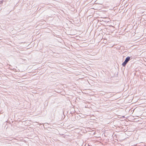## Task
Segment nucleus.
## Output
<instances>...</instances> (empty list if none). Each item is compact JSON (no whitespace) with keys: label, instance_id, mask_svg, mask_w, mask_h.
Segmentation results:
<instances>
[{"label":"nucleus","instance_id":"nucleus-2","mask_svg":"<svg viewBox=\"0 0 146 146\" xmlns=\"http://www.w3.org/2000/svg\"><path fill=\"white\" fill-rule=\"evenodd\" d=\"M65 46L66 47V48H65V47H63V48H66L68 50V51L71 50L70 48L68 46Z\"/></svg>","mask_w":146,"mask_h":146},{"label":"nucleus","instance_id":"nucleus-1","mask_svg":"<svg viewBox=\"0 0 146 146\" xmlns=\"http://www.w3.org/2000/svg\"><path fill=\"white\" fill-rule=\"evenodd\" d=\"M130 59V58L129 56H127L125 58V61L122 63V65L123 66H125L127 63Z\"/></svg>","mask_w":146,"mask_h":146},{"label":"nucleus","instance_id":"nucleus-3","mask_svg":"<svg viewBox=\"0 0 146 146\" xmlns=\"http://www.w3.org/2000/svg\"><path fill=\"white\" fill-rule=\"evenodd\" d=\"M140 45H141V44H140ZM140 45V44H133L132 45V46H139Z\"/></svg>","mask_w":146,"mask_h":146}]
</instances>
